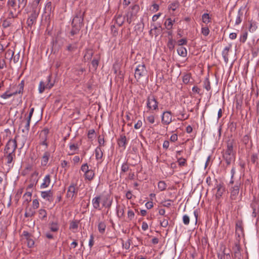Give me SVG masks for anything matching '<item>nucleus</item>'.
Returning <instances> with one entry per match:
<instances>
[{
  "instance_id": "680f3d73",
  "label": "nucleus",
  "mask_w": 259,
  "mask_h": 259,
  "mask_svg": "<svg viewBox=\"0 0 259 259\" xmlns=\"http://www.w3.org/2000/svg\"><path fill=\"white\" fill-rule=\"evenodd\" d=\"M147 121L151 124H153L155 122V116L153 115H151L147 117Z\"/></svg>"
},
{
  "instance_id": "393cba45",
  "label": "nucleus",
  "mask_w": 259,
  "mask_h": 259,
  "mask_svg": "<svg viewBox=\"0 0 259 259\" xmlns=\"http://www.w3.org/2000/svg\"><path fill=\"white\" fill-rule=\"evenodd\" d=\"M69 150L70 151V153H69V155H72L77 153V151L79 149V146L77 143H70L69 145Z\"/></svg>"
},
{
  "instance_id": "37998d69",
  "label": "nucleus",
  "mask_w": 259,
  "mask_h": 259,
  "mask_svg": "<svg viewBox=\"0 0 259 259\" xmlns=\"http://www.w3.org/2000/svg\"><path fill=\"white\" fill-rule=\"evenodd\" d=\"M158 188L160 191H164L166 188V184L164 181H161L158 182Z\"/></svg>"
},
{
  "instance_id": "c85d7f7f",
  "label": "nucleus",
  "mask_w": 259,
  "mask_h": 259,
  "mask_svg": "<svg viewBox=\"0 0 259 259\" xmlns=\"http://www.w3.org/2000/svg\"><path fill=\"white\" fill-rule=\"evenodd\" d=\"M84 178L85 179L91 181H92L95 176V172L92 169H90L88 171H86V173L84 174Z\"/></svg>"
},
{
  "instance_id": "e433bc0d",
  "label": "nucleus",
  "mask_w": 259,
  "mask_h": 259,
  "mask_svg": "<svg viewBox=\"0 0 259 259\" xmlns=\"http://www.w3.org/2000/svg\"><path fill=\"white\" fill-rule=\"evenodd\" d=\"M202 21L205 24L210 22L211 18L208 13H204L202 15Z\"/></svg>"
},
{
  "instance_id": "423d86ee",
  "label": "nucleus",
  "mask_w": 259,
  "mask_h": 259,
  "mask_svg": "<svg viewBox=\"0 0 259 259\" xmlns=\"http://www.w3.org/2000/svg\"><path fill=\"white\" fill-rule=\"evenodd\" d=\"M140 10V7L138 5H135L130 7L125 14L126 21L128 24H131L134 17H136Z\"/></svg>"
},
{
  "instance_id": "13d9d810",
  "label": "nucleus",
  "mask_w": 259,
  "mask_h": 259,
  "mask_svg": "<svg viewBox=\"0 0 259 259\" xmlns=\"http://www.w3.org/2000/svg\"><path fill=\"white\" fill-rule=\"evenodd\" d=\"M183 222L185 225H188L189 224L190 218L188 215L185 214L183 215Z\"/></svg>"
},
{
  "instance_id": "49530a36",
  "label": "nucleus",
  "mask_w": 259,
  "mask_h": 259,
  "mask_svg": "<svg viewBox=\"0 0 259 259\" xmlns=\"http://www.w3.org/2000/svg\"><path fill=\"white\" fill-rule=\"evenodd\" d=\"M47 213L45 209H40L39 210V217L42 220L47 218Z\"/></svg>"
},
{
  "instance_id": "4be33fe9",
  "label": "nucleus",
  "mask_w": 259,
  "mask_h": 259,
  "mask_svg": "<svg viewBox=\"0 0 259 259\" xmlns=\"http://www.w3.org/2000/svg\"><path fill=\"white\" fill-rule=\"evenodd\" d=\"M118 145L119 147H122L123 149H125L126 147L127 141L125 136L121 135L120 138L118 140Z\"/></svg>"
},
{
  "instance_id": "a211bd4d",
  "label": "nucleus",
  "mask_w": 259,
  "mask_h": 259,
  "mask_svg": "<svg viewBox=\"0 0 259 259\" xmlns=\"http://www.w3.org/2000/svg\"><path fill=\"white\" fill-rule=\"evenodd\" d=\"M230 191V198L232 200H236L239 192V186L238 185H235L232 187Z\"/></svg>"
},
{
  "instance_id": "052dcab7",
  "label": "nucleus",
  "mask_w": 259,
  "mask_h": 259,
  "mask_svg": "<svg viewBox=\"0 0 259 259\" xmlns=\"http://www.w3.org/2000/svg\"><path fill=\"white\" fill-rule=\"evenodd\" d=\"M257 28V26L256 25L255 23L254 22H250V26L249 27V30L250 32H253Z\"/></svg>"
},
{
  "instance_id": "aec40b11",
  "label": "nucleus",
  "mask_w": 259,
  "mask_h": 259,
  "mask_svg": "<svg viewBox=\"0 0 259 259\" xmlns=\"http://www.w3.org/2000/svg\"><path fill=\"white\" fill-rule=\"evenodd\" d=\"M245 8L241 7L238 10L237 15L236 18L235 23V24L238 25L241 23L242 20V18L243 17V11L244 10Z\"/></svg>"
},
{
  "instance_id": "f257e3e1",
  "label": "nucleus",
  "mask_w": 259,
  "mask_h": 259,
  "mask_svg": "<svg viewBox=\"0 0 259 259\" xmlns=\"http://www.w3.org/2000/svg\"><path fill=\"white\" fill-rule=\"evenodd\" d=\"M113 200V197L110 194L104 192L94 197L92 203L94 209L100 210L103 207L110 208Z\"/></svg>"
},
{
  "instance_id": "f704fd0d",
  "label": "nucleus",
  "mask_w": 259,
  "mask_h": 259,
  "mask_svg": "<svg viewBox=\"0 0 259 259\" xmlns=\"http://www.w3.org/2000/svg\"><path fill=\"white\" fill-rule=\"evenodd\" d=\"M59 226L57 222H52L50 224V229L52 232H57L59 230Z\"/></svg>"
},
{
  "instance_id": "c03bdc74",
  "label": "nucleus",
  "mask_w": 259,
  "mask_h": 259,
  "mask_svg": "<svg viewBox=\"0 0 259 259\" xmlns=\"http://www.w3.org/2000/svg\"><path fill=\"white\" fill-rule=\"evenodd\" d=\"M46 89V85L43 81H41L39 82L38 86V91L40 94L42 93Z\"/></svg>"
},
{
  "instance_id": "603ef678",
  "label": "nucleus",
  "mask_w": 259,
  "mask_h": 259,
  "mask_svg": "<svg viewBox=\"0 0 259 259\" xmlns=\"http://www.w3.org/2000/svg\"><path fill=\"white\" fill-rule=\"evenodd\" d=\"M167 47L170 50H172L175 48V43L172 38H169L167 42Z\"/></svg>"
},
{
  "instance_id": "dca6fc26",
  "label": "nucleus",
  "mask_w": 259,
  "mask_h": 259,
  "mask_svg": "<svg viewBox=\"0 0 259 259\" xmlns=\"http://www.w3.org/2000/svg\"><path fill=\"white\" fill-rule=\"evenodd\" d=\"M126 19L125 16H123L121 13H117L113 20L114 24H116L118 26L120 27L124 23L125 19Z\"/></svg>"
},
{
  "instance_id": "ddd939ff",
  "label": "nucleus",
  "mask_w": 259,
  "mask_h": 259,
  "mask_svg": "<svg viewBox=\"0 0 259 259\" xmlns=\"http://www.w3.org/2000/svg\"><path fill=\"white\" fill-rule=\"evenodd\" d=\"M172 121L171 112L166 111L163 112L161 116V122L164 125H168Z\"/></svg>"
},
{
  "instance_id": "f8f14e48",
  "label": "nucleus",
  "mask_w": 259,
  "mask_h": 259,
  "mask_svg": "<svg viewBox=\"0 0 259 259\" xmlns=\"http://www.w3.org/2000/svg\"><path fill=\"white\" fill-rule=\"evenodd\" d=\"M22 236L24 239L27 241V246L29 248H32L34 245V241L33 239V236L31 234L29 233L28 231H23L22 234Z\"/></svg>"
},
{
  "instance_id": "2f4dec72",
  "label": "nucleus",
  "mask_w": 259,
  "mask_h": 259,
  "mask_svg": "<svg viewBox=\"0 0 259 259\" xmlns=\"http://www.w3.org/2000/svg\"><path fill=\"white\" fill-rule=\"evenodd\" d=\"M106 225L104 222H100L98 225V229L101 234H104L105 232Z\"/></svg>"
},
{
  "instance_id": "6e6552de",
  "label": "nucleus",
  "mask_w": 259,
  "mask_h": 259,
  "mask_svg": "<svg viewBox=\"0 0 259 259\" xmlns=\"http://www.w3.org/2000/svg\"><path fill=\"white\" fill-rule=\"evenodd\" d=\"M17 137V136H16L14 139H11L7 142L4 149V152H16V150L17 148V143L16 140Z\"/></svg>"
},
{
  "instance_id": "5701e85b",
  "label": "nucleus",
  "mask_w": 259,
  "mask_h": 259,
  "mask_svg": "<svg viewBox=\"0 0 259 259\" xmlns=\"http://www.w3.org/2000/svg\"><path fill=\"white\" fill-rule=\"evenodd\" d=\"M217 192L215 194L217 198H220L224 193L225 190L224 185L223 183H220L217 186Z\"/></svg>"
},
{
  "instance_id": "6ab92c4d",
  "label": "nucleus",
  "mask_w": 259,
  "mask_h": 259,
  "mask_svg": "<svg viewBox=\"0 0 259 259\" xmlns=\"http://www.w3.org/2000/svg\"><path fill=\"white\" fill-rule=\"evenodd\" d=\"M236 234L238 237L243 234V222L241 220H238L236 222Z\"/></svg>"
},
{
  "instance_id": "338daca9",
  "label": "nucleus",
  "mask_w": 259,
  "mask_h": 259,
  "mask_svg": "<svg viewBox=\"0 0 259 259\" xmlns=\"http://www.w3.org/2000/svg\"><path fill=\"white\" fill-rule=\"evenodd\" d=\"M192 92L195 94H198L199 95H201L202 94L200 93L201 89L199 88L197 86H194L193 87Z\"/></svg>"
},
{
  "instance_id": "cd10ccee",
  "label": "nucleus",
  "mask_w": 259,
  "mask_h": 259,
  "mask_svg": "<svg viewBox=\"0 0 259 259\" xmlns=\"http://www.w3.org/2000/svg\"><path fill=\"white\" fill-rule=\"evenodd\" d=\"M175 22V20H172L170 18H167L164 22V25L165 26V28L168 30H170L172 28V26Z\"/></svg>"
},
{
  "instance_id": "7ed1b4c3",
  "label": "nucleus",
  "mask_w": 259,
  "mask_h": 259,
  "mask_svg": "<svg viewBox=\"0 0 259 259\" xmlns=\"http://www.w3.org/2000/svg\"><path fill=\"white\" fill-rule=\"evenodd\" d=\"M85 11L81 9H77L71 22V28L69 34L73 36L79 33L81 28L83 26V18Z\"/></svg>"
},
{
  "instance_id": "3c124183",
  "label": "nucleus",
  "mask_w": 259,
  "mask_h": 259,
  "mask_svg": "<svg viewBox=\"0 0 259 259\" xmlns=\"http://www.w3.org/2000/svg\"><path fill=\"white\" fill-rule=\"evenodd\" d=\"M78 224V222L76 220L72 221L70 224L69 229H75V230L77 229Z\"/></svg>"
},
{
  "instance_id": "473e14b6",
  "label": "nucleus",
  "mask_w": 259,
  "mask_h": 259,
  "mask_svg": "<svg viewBox=\"0 0 259 259\" xmlns=\"http://www.w3.org/2000/svg\"><path fill=\"white\" fill-rule=\"evenodd\" d=\"M31 120L27 119L26 121H22V123H25V128L22 130V132L23 133L28 134L29 131L30 123Z\"/></svg>"
},
{
  "instance_id": "a19ab883",
  "label": "nucleus",
  "mask_w": 259,
  "mask_h": 259,
  "mask_svg": "<svg viewBox=\"0 0 259 259\" xmlns=\"http://www.w3.org/2000/svg\"><path fill=\"white\" fill-rule=\"evenodd\" d=\"M129 165L127 162H124L121 167V171L120 175H122V173H124L128 170L129 169Z\"/></svg>"
},
{
  "instance_id": "5fc2aeb1",
  "label": "nucleus",
  "mask_w": 259,
  "mask_h": 259,
  "mask_svg": "<svg viewBox=\"0 0 259 259\" xmlns=\"http://www.w3.org/2000/svg\"><path fill=\"white\" fill-rule=\"evenodd\" d=\"M209 29L208 27H202L201 28V33L204 36H207L209 33Z\"/></svg>"
},
{
  "instance_id": "4468645a",
  "label": "nucleus",
  "mask_w": 259,
  "mask_h": 259,
  "mask_svg": "<svg viewBox=\"0 0 259 259\" xmlns=\"http://www.w3.org/2000/svg\"><path fill=\"white\" fill-rule=\"evenodd\" d=\"M250 207L252 209V217L253 218L256 217L259 213V202L255 198H254L252 200L250 204Z\"/></svg>"
},
{
  "instance_id": "864d4df0",
  "label": "nucleus",
  "mask_w": 259,
  "mask_h": 259,
  "mask_svg": "<svg viewBox=\"0 0 259 259\" xmlns=\"http://www.w3.org/2000/svg\"><path fill=\"white\" fill-rule=\"evenodd\" d=\"M178 162L180 166H184L187 165L186 159L182 157L178 159Z\"/></svg>"
},
{
  "instance_id": "20e7f679",
  "label": "nucleus",
  "mask_w": 259,
  "mask_h": 259,
  "mask_svg": "<svg viewBox=\"0 0 259 259\" xmlns=\"http://www.w3.org/2000/svg\"><path fill=\"white\" fill-rule=\"evenodd\" d=\"M226 149L223 153V158L225 161L227 166H229L232 161L235 160L236 152L233 149L235 141L234 139H229L226 142Z\"/></svg>"
},
{
  "instance_id": "412c9836",
  "label": "nucleus",
  "mask_w": 259,
  "mask_h": 259,
  "mask_svg": "<svg viewBox=\"0 0 259 259\" xmlns=\"http://www.w3.org/2000/svg\"><path fill=\"white\" fill-rule=\"evenodd\" d=\"M51 176L49 174L45 176L43 179V182L40 185V188L41 189H45L48 188L51 183Z\"/></svg>"
},
{
  "instance_id": "69168bd1",
  "label": "nucleus",
  "mask_w": 259,
  "mask_h": 259,
  "mask_svg": "<svg viewBox=\"0 0 259 259\" xmlns=\"http://www.w3.org/2000/svg\"><path fill=\"white\" fill-rule=\"evenodd\" d=\"M117 214L119 218H121L124 216V210L123 208L119 209L117 207Z\"/></svg>"
},
{
  "instance_id": "1a4fd4ad",
  "label": "nucleus",
  "mask_w": 259,
  "mask_h": 259,
  "mask_svg": "<svg viewBox=\"0 0 259 259\" xmlns=\"http://www.w3.org/2000/svg\"><path fill=\"white\" fill-rule=\"evenodd\" d=\"M38 16V13L35 10H33L26 21L28 27L31 28L32 26L36 23Z\"/></svg>"
},
{
  "instance_id": "bf43d9fd",
  "label": "nucleus",
  "mask_w": 259,
  "mask_h": 259,
  "mask_svg": "<svg viewBox=\"0 0 259 259\" xmlns=\"http://www.w3.org/2000/svg\"><path fill=\"white\" fill-rule=\"evenodd\" d=\"M250 139V136L248 135H246L243 137L242 141L244 144L246 145L248 143Z\"/></svg>"
},
{
  "instance_id": "a878e982",
  "label": "nucleus",
  "mask_w": 259,
  "mask_h": 259,
  "mask_svg": "<svg viewBox=\"0 0 259 259\" xmlns=\"http://www.w3.org/2000/svg\"><path fill=\"white\" fill-rule=\"evenodd\" d=\"M49 133V130L48 128H45L42 130L40 132V135H45V140L41 141L40 143L41 145H45L47 147L48 146V143L47 142V140L48 139V135Z\"/></svg>"
},
{
  "instance_id": "9b49d317",
  "label": "nucleus",
  "mask_w": 259,
  "mask_h": 259,
  "mask_svg": "<svg viewBox=\"0 0 259 259\" xmlns=\"http://www.w3.org/2000/svg\"><path fill=\"white\" fill-rule=\"evenodd\" d=\"M77 193L78 188L76 187V184L74 183H72L68 188L66 194L67 197L72 199L77 195Z\"/></svg>"
},
{
  "instance_id": "79ce46f5",
  "label": "nucleus",
  "mask_w": 259,
  "mask_h": 259,
  "mask_svg": "<svg viewBox=\"0 0 259 259\" xmlns=\"http://www.w3.org/2000/svg\"><path fill=\"white\" fill-rule=\"evenodd\" d=\"M14 55V52L10 49L7 50L5 53V58L12 60Z\"/></svg>"
},
{
  "instance_id": "6e6d98bb",
  "label": "nucleus",
  "mask_w": 259,
  "mask_h": 259,
  "mask_svg": "<svg viewBox=\"0 0 259 259\" xmlns=\"http://www.w3.org/2000/svg\"><path fill=\"white\" fill-rule=\"evenodd\" d=\"M179 5V3L178 2H175L171 3L168 6V9L171 10L173 11H175L176 9L178 8Z\"/></svg>"
},
{
  "instance_id": "0e129e2a",
  "label": "nucleus",
  "mask_w": 259,
  "mask_h": 259,
  "mask_svg": "<svg viewBox=\"0 0 259 259\" xmlns=\"http://www.w3.org/2000/svg\"><path fill=\"white\" fill-rule=\"evenodd\" d=\"M95 130L93 129L89 131L88 137L90 139H93L94 137Z\"/></svg>"
},
{
  "instance_id": "2eb2a0df",
  "label": "nucleus",
  "mask_w": 259,
  "mask_h": 259,
  "mask_svg": "<svg viewBox=\"0 0 259 259\" xmlns=\"http://www.w3.org/2000/svg\"><path fill=\"white\" fill-rule=\"evenodd\" d=\"M40 196L44 199L50 203L52 202L54 200L53 192L51 190L41 191L40 192Z\"/></svg>"
},
{
  "instance_id": "f3484780",
  "label": "nucleus",
  "mask_w": 259,
  "mask_h": 259,
  "mask_svg": "<svg viewBox=\"0 0 259 259\" xmlns=\"http://www.w3.org/2000/svg\"><path fill=\"white\" fill-rule=\"evenodd\" d=\"M103 153L100 147H97L95 149V156L96 159L98 161V164H101L103 161Z\"/></svg>"
},
{
  "instance_id": "0eeeda50",
  "label": "nucleus",
  "mask_w": 259,
  "mask_h": 259,
  "mask_svg": "<svg viewBox=\"0 0 259 259\" xmlns=\"http://www.w3.org/2000/svg\"><path fill=\"white\" fill-rule=\"evenodd\" d=\"M147 73V71L145 64H139L135 69V77L137 81H139L142 77L146 76Z\"/></svg>"
},
{
  "instance_id": "b1692460",
  "label": "nucleus",
  "mask_w": 259,
  "mask_h": 259,
  "mask_svg": "<svg viewBox=\"0 0 259 259\" xmlns=\"http://www.w3.org/2000/svg\"><path fill=\"white\" fill-rule=\"evenodd\" d=\"M231 45L229 44L228 46H226L223 51H222V56L224 58L225 62L227 63L229 60L228 55L229 52L231 48Z\"/></svg>"
},
{
  "instance_id": "72a5a7b5",
  "label": "nucleus",
  "mask_w": 259,
  "mask_h": 259,
  "mask_svg": "<svg viewBox=\"0 0 259 259\" xmlns=\"http://www.w3.org/2000/svg\"><path fill=\"white\" fill-rule=\"evenodd\" d=\"M178 54L182 57H186L187 56V50L185 48L180 46L177 49Z\"/></svg>"
},
{
  "instance_id": "58836bf2",
  "label": "nucleus",
  "mask_w": 259,
  "mask_h": 259,
  "mask_svg": "<svg viewBox=\"0 0 259 259\" xmlns=\"http://www.w3.org/2000/svg\"><path fill=\"white\" fill-rule=\"evenodd\" d=\"M203 88L205 89L207 91H209L211 89L210 82L209 80L208 77H206L203 81Z\"/></svg>"
},
{
  "instance_id": "ea45409f",
  "label": "nucleus",
  "mask_w": 259,
  "mask_h": 259,
  "mask_svg": "<svg viewBox=\"0 0 259 259\" xmlns=\"http://www.w3.org/2000/svg\"><path fill=\"white\" fill-rule=\"evenodd\" d=\"M31 195L32 193L31 192H27L25 193V194L23 195V198L25 199L24 203L25 202L27 204H28L31 200Z\"/></svg>"
},
{
  "instance_id": "de8ad7c7",
  "label": "nucleus",
  "mask_w": 259,
  "mask_h": 259,
  "mask_svg": "<svg viewBox=\"0 0 259 259\" xmlns=\"http://www.w3.org/2000/svg\"><path fill=\"white\" fill-rule=\"evenodd\" d=\"M11 19H9V16L8 17L7 19L3 21L2 26L4 28H7L11 26L12 24V21L11 20Z\"/></svg>"
},
{
  "instance_id": "c9c22d12",
  "label": "nucleus",
  "mask_w": 259,
  "mask_h": 259,
  "mask_svg": "<svg viewBox=\"0 0 259 259\" xmlns=\"http://www.w3.org/2000/svg\"><path fill=\"white\" fill-rule=\"evenodd\" d=\"M77 42H76L74 44H69L66 47V50L71 53L75 52L77 48Z\"/></svg>"
},
{
  "instance_id": "09e8293b",
  "label": "nucleus",
  "mask_w": 259,
  "mask_h": 259,
  "mask_svg": "<svg viewBox=\"0 0 259 259\" xmlns=\"http://www.w3.org/2000/svg\"><path fill=\"white\" fill-rule=\"evenodd\" d=\"M0 97L4 99H7L12 97V95L9 90H7L4 93L2 94Z\"/></svg>"
},
{
  "instance_id": "c756f323",
  "label": "nucleus",
  "mask_w": 259,
  "mask_h": 259,
  "mask_svg": "<svg viewBox=\"0 0 259 259\" xmlns=\"http://www.w3.org/2000/svg\"><path fill=\"white\" fill-rule=\"evenodd\" d=\"M94 54V52L92 49H87L85 50V53L84 55V59H87L88 60H90L92 59Z\"/></svg>"
},
{
  "instance_id": "f03ea898",
  "label": "nucleus",
  "mask_w": 259,
  "mask_h": 259,
  "mask_svg": "<svg viewBox=\"0 0 259 259\" xmlns=\"http://www.w3.org/2000/svg\"><path fill=\"white\" fill-rule=\"evenodd\" d=\"M27 0H8L7 4L9 12V19L18 17L27 4Z\"/></svg>"
},
{
  "instance_id": "8fccbe9b",
  "label": "nucleus",
  "mask_w": 259,
  "mask_h": 259,
  "mask_svg": "<svg viewBox=\"0 0 259 259\" xmlns=\"http://www.w3.org/2000/svg\"><path fill=\"white\" fill-rule=\"evenodd\" d=\"M190 78L191 74L190 73L186 74L183 77V82L185 84H188L190 82Z\"/></svg>"
},
{
  "instance_id": "bb28decb",
  "label": "nucleus",
  "mask_w": 259,
  "mask_h": 259,
  "mask_svg": "<svg viewBox=\"0 0 259 259\" xmlns=\"http://www.w3.org/2000/svg\"><path fill=\"white\" fill-rule=\"evenodd\" d=\"M50 157V153L48 151H46L44 153V155L41 159V165L42 166H46L48 164L49 158Z\"/></svg>"
},
{
  "instance_id": "7c9ffc66",
  "label": "nucleus",
  "mask_w": 259,
  "mask_h": 259,
  "mask_svg": "<svg viewBox=\"0 0 259 259\" xmlns=\"http://www.w3.org/2000/svg\"><path fill=\"white\" fill-rule=\"evenodd\" d=\"M221 248L223 253L224 258L231 259V256L230 255V250H227L225 246H222L221 247Z\"/></svg>"
},
{
  "instance_id": "4d7b16f0",
  "label": "nucleus",
  "mask_w": 259,
  "mask_h": 259,
  "mask_svg": "<svg viewBox=\"0 0 259 259\" xmlns=\"http://www.w3.org/2000/svg\"><path fill=\"white\" fill-rule=\"evenodd\" d=\"M99 62V59H94L92 61V65L93 67L96 70Z\"/></svg>"
},
{
  "instance_id": "a18cd8bd",
  "label": "nucleus",
  "mask_w": 259,
  "mask_h": 259,
  "mask_svg": "<svg viewBox=\"0 0 259 259\" xmlns=\"http://www.w3.org/2000/svg\"><path fill=\"white\" fill-rule=\"evenodd\" d=\"M52 77L51 75H49L47 77V84L46 85V89H51L54 86V82H51Z\"/></svg>"
},
{
  "instance_id": "774afa93",
  "label": "nucleus",
  "mask_w": 259,
  "mask_h": 259,
  "mask_svg": "<svg viewBox=\"0 0 259 259\" xmlns=\"http://www.w3.org/2000/svg\"><path fill=\"white\" fill-rule=\"evenodd\" d=\"M135 217V213L132 210H129L127 212V217L130 220H132Z\"/></svg>"
},
{
  "instance_id": "e2e57ef3",
  "label": "nucleus",
  "mask_w": 259,
  "mask_h": 259,
  "mask_svg": "<svg viewBox=\"0 0 259 259\" xmlns=\"http://www.w3.org/2000/svg\"><path fill=\"white\" fill-rule=\"evenodd\" d=\"M34 214V212L30 209L29 211H26L24 214V216L26 218H29L32 217Z\"/></svg>"
},
{
  "instance_id": "39448f33",
  "label": "nucleus",
  "mask_w": 259,
  "mask_h": 259,
  "mask_svg": "<svg viewBox=\"0 0 259 259\" xmlns=\"http://www.w3.org/2000/svg\"><path fill=\"white\" fill-rule=\"evenodd\" d=\"M146 106L149 110L157 111L158 110V102L156 97L151 93L147 96Z\"/></svg>"
},
{
  "instance_id": "9d476101",
  "label": "nucleus",
  "mask_w": 259,
  "mask_h": 259,
  "mask_svg": "<svg viewBox=\"0 0 259 259\" xmlns=\"http://www.w3.org/2000/svg\"><path fill=\"white\" fill-rule=\"evenodd\" d=\"M4 158L6 160V164L9 166H12L14 164V161L16 159V153L15 152L4 151Z\"/></svg>"
},
{
  "instance_id": "4c0bfd02",
  "label": "nucleus",
  "mask_w": 259,
  "mask_h": 259,
  "mask_svg": "<svg viewBox=\"0 0 259 259\" xmlns=\"http://www.w3.org/2000/svg\"><path fill=\"white\" fill-rule=\"evenodd\" d=\"M24 81L23 80H21L20 83L18 84L17 85V89L16 91H17V93H18V94H22L23 93L24 90Z\"/></svg>"
}]
</instances>
